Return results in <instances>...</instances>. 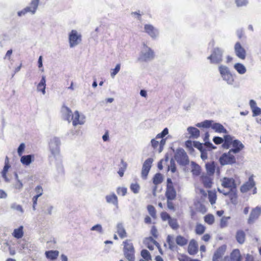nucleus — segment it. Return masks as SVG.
<instances>
[{"label":"nucleus","mask_w":261,"mask_h":261,"mask_svg":"<svg viewBox=\"0 0 261 261\" xmlns=\"http://www.w3.org/2000/svg\"><path fill=\"white\" fill-rule=\"evenodd\" d=\"M224 49L221 47H214L211 51L210 56L207 57V59L210 61V63L218 64L223 61V56Z\"/></svg>","instance_id":"obj_1"},{"label":"nucleus","mask_w":261,"mask_h":261,"mask_svg":"<svg viewBox=\"0 0 261 261\" xmlns=\"http://www.w3.org/2000/svg\"><path fill=\"white\" fill-rule=\"evenodd\" d=\"M123 253L128 261H135V248L130 240H126L123 242Z\"/></svg>","instance_id":"obj_2"},{"label":"nucleus","mask_w":261,"mask_h":261,"mask_svg":"<svg viewBox=\"0 0 261 261\" xmlns=\"http://www.w3.org/2000/svg\"><path fill=\"white\" fill-rule=\"evenodd\" d=\"M39 2L40 0H32L29 6L17 12L18 16L21 17L28 13H30L31 15H34L38 9Z\"/></svg>","instance_id":"obj_3"},{"label":"nucleus","mask_w":261,"mask_h":261,"mask_svg":"<svg viewBox=\"0 0 261 261\" xmlns=\"http://www.w3.org/2000/svg\"><path fill=\"white\" fill-rule=\"evenodd\" d=\"M154 57L153 51L146 44H144L138 60L143 62H148L152 60L154 58Z\"/></svg>","instance_id":"obj_4"},{"label":"nucleus","mask_w":261,"mask_h":261,"mask_svg":"<svg viewBox=\"0 0 261 261\" xmlns=\"http://www.w3.org/2000/svg\"><path fill=\"white\" fill-rule=\"evenodd\" d=\"M174 158L176 162L180 165L186 166L189 163L188 156L183 149L179 148L176 150Z\"/></svg>","instance_id":"obj_5"},{"label":"nucleus","mask_w":261,"mask_h":261,"mask_svg":"<svg viewBox=\"0 0 261 261\" xmlns=\"http://www.w3.org/2000/svg\"><path fill=\"white\" fill-rule=\"evenodd\" d=\"M82 41V35L76 30H72L69 34V43L71 48L74 47Z\"/></svg>","instance_id":"obj_6"},{"label":"nucleus","mask_w":261,"mask_h":261,"mask_svg":"<svg viewBox=\"0 0 261 261\" xmlns=\"http://www.w3.org/2000/svg\"><path fill=\"white\" fill-rule=\"evenodd\" d=\"M60 145L61 142L59 138L54 137L50 138L49 142V147L53 154L55 155L59 153Z\"/></svg>","instance_id":"obj_7"},{"label":"nucleus","mask_w":261,"mask_h":261,"mask_svg":"<svg viewBox=\"0 0 261 261\" xmlns=\"http://www.w3.org/2000/svg\"><path fill=\"white\" fill-rule=\"evenodd\" d=\"M231 152L229 150L228 152L224 153L220 156L219 161L222 165H231L236 163V158L231 154Z\"/></svg>","instance_id":"obj_8"},{"label":"nucleus","mask_w":261,"mask_h":261,"mask_svg":"<svg viewBox=\"0 0 261 261\" xmlns=\"http://www.w3.org/2000/svg\"><path fill=\"white\" fill-rule=\"evenodd\" d=\"M222 186L224 188H227L229 190H232L237 189V184L233 178L223 177L220 180Z\"/></svg>","instance_id":"obj_9"},{"label":"nucleus","mask_w":261,"mask_h":261,"mask_svg":"<svg viewBox=\"0 0 261 261\" xmlns=\"http://www.w3.org/2000/svg\"><path fill=\"white\" fill-rule=\"evenodd\" d=\"M153 161V159L150 158L147 159L144 162L141 171V177L143 179H147L148 174L151 169Z\"/></svg>","instance_id":"obj_10"},{"label":"nucleus","mask_w":261,"mask_h":261,"mask_svg":"<svg viewBox=\"0 0 261 261\" xmlns=\"http://www.w3.org/2000/svg\"><path fill=\"white\" fill-rule=\"evenodd\" d=\"M218 190L220 193H222L224 195H227L232 204L234 205L237 204L238 202L237 189L232 190H229L228 192L225 191L224 189L221 190L219 188H218Z\"/></svg>","instance_id":"obj_11"},{"label":"nucleus","mask_w":261,"mask_h":261,"mask_svg":"<svg viewBox=\"0 0 261 261\" xmlns=\"http://www.w3.org/2000/svg\"><path fill=\"white\" fill-rule=\"evenodd\" d=\"M260 215L261 207L256 206L255 208L252 209L248 219V223L249 224L254 223Z\"/></svg>","instance_id":"obj_12"},{"label":"nucleus","mask_w":261,"mask_h":261,"mask_svg":"<svg viewBox=\"0 0 261 261\" xmlns=\"http://www.w3.org/2000/svg\"><path fill=\"white\" fill-rule=\"evenodd\" d=\"M234 52L236 56L242 60H244L246 56V51L239 42L236 43L234 46Z\"/></svg>","instance_id":"obj_13"},{"label":"nucleus","mask_w":261,"mask_h":261,"mask_svg":"<svg viewBox=\"0 0 261 261\" xmlns=\"http://www.w3.org/2000/svg\"><path fill=\"white\" fill-rule=\"evenodd\" d=\"M144 30L145 32L147 33L152 39H155L159 34L158 30L149 24L145 25Z\"/></svg>","instance_id":"obj_14"},{"label":"nucleus","mask_w":261,"mask_h":261,"mask_svg":"<svg viewBox=\"0 0 261 261\" xmlns=\"http://www.w3.org/2000/svg\"><path fill=\"white\" fill-rule=\"evenodd\" d=\"M85 117L84 116H80L79 112L76 111L74 114H72L71 120H72V124L73 126H76L77 125L83 124L85 122Z\"/></svg>","instance_id":"obj_15"},{"label":"nucleus","mask_w":261,"mask_h":261,"mask_svg":"<svg viewBox=\"0 0 261 261\" xmlns=\"http://www.w3.org/2000/svg\"><path fill=\"white\" fill-rule=\"evenodd\" d=\"M255 186V181L253 180V176L249 178L248 181L243 184L240 189L241 192L246 193Z\"/></svg>","instance_id":"obj_16"},{"label":"nucleus","mask_w":261,"mask_h":261,"mask_svg":"<svg viewBox=\"0 0 261 261\" xmlns=\"http://www.w3.org/2000/svg\"><path fill=\"white\" fill-rule=\"evenodd\" d=\"M198 245L197 242L194 240H191L189 244L188 251L190 255H195L198 252Z\"/></svg>","instance_id":"obj_17"},{"label":"nucleus","mask_w":261,"mask_h":261,"mask_svg":"<svg viewBox=\"0 0 261 261\" xmlns=\"http://www.w3.org/2000/svg\"><path fill=\"white\" fill-rule=\"evenodd\" d=\"M225 246L220 247L215 252L213 257V261H220L225 252Z\"/></svg>","instance_id":"obj_18"},{"label":"nucleus","mask_w":261,"mask_h":261,"mask_svg":"<svg viewBox=\"0 0 261 261\" xmlns=\"http://www.w3.org/2000/svg\"><path fill=\"white\" fill-rule=\"evenodd\" d=\"M35 160L34 154H28L21 156L20 162L24 166H29Z\"/></svg>","instance_id":"obj_19"},{"label":"nucleus","mask_w":261,"mask_h":261,"mask_svg":"<svg viewBox=\"0 0 261 261\" xmlns=\"http://www.w3.org/2000/svg\"><path fill=\"white\" fill-rule=\"evenodd\" d=\"M232 146L233 148L230 149V152L233 153L239 152L244 147V145L238 140H234L232 142Z\"/></svg>","instance_id":"obj_20"},{"label":"nucleus","mask_w":261,"mask_h":261,"mask_svg":"<svg viewBox=\"0 0 261 261\" xmlns=\"http://www.w3.org/2000/svg\"><path fill=\"white\" fill-rule=\"evenodd\" d=\"M106 200L107 203L113 204L115 207L118 208V200L117 196L114 193H112L106 196Z\"/></svg>","instance_id":"obj_21"},{"label":"nucleus","mask_w":261,"mask_h":261,"mask_svg":"<svg viewBox=\"0 0 261 261\" xmlns=\"http://www.w3.org/2000/svg\"><path fill=\"white\" fill-rule=\"evenodd\" d=\"M165 196L167 199H175L176 197V192L173 186L167 187Z\"/></svg>","instance_id":"obj_22"},{"label":"nucleus","mask_w":261,"mask_h":261,"mask_svg":"<svg viewBox=\"0 0 261 261\" xmlns=\"http://www.w3.org/2000/svg\"><path fill=\"white\" fill-rule=\"evenodd\" d=\"M61 112L64 119L70 122L72 116L71 110L66 106H63L62 107Z\"/></svg>","instance_id":"obj_23"},{"label":"nucleus","mask_w":261,"mask_h":261,"mask_svg":"<svg viewBox=\"0 0 261 261\" xmlns=\"http://www.w3.org/2000/svg\"><path fill=\"white\" fill-rule=\"evenodd\" d=\"M46 257L51 260H55L59 255V251L58 250H49L45 252Z\"/></svg>","instance_id":"obj_24"},{"label":"nucleus","mask_w":261,"mask_h":261,"mask_svg":"<svg viewBox=\"0 0 261 261\" xmlns=\"http://www.w3.org/2000/svg\"><path fill=\"white\" fill-rule=\"evenodd\" d=\"M201 180L205 188H211L213 184V179L210 176L202 175L201 176Z\"/></svg>","instance_id":"obj_25"},{"label":"nucleus","mask_w":261,"mask_h":261,"mask_svg":"<svg viewBox=\"0 0 261 261\" xmlns=\"http://www.w3.org/2000/svg\"><path fill=\"white\" fill-rule=\"evenodd\" d=\"M117 232L121 239L126 237V232L122 223H119L117 224Z\"/></svg>","instance_id":"obj_26"},{"label":"nucleus","mask_w":261,"mask_h":261,"mask_svg":"<svg viewBox=\"0 0 261 261\" xmlns=\"http://www.w3.org/2000/svg\"><path fill=\"white\" fill-rule=\"evenodd\" d=\"M233 67L238 73L241 75L244 74L247 71L246 67L243 64L240 63H236L234 65Z\"/></svg>","instance_id":"obj_27"},{"label":"nucleus","mask_w":261,"mask_h":261,"mask_svg":"<svg viewBox=\"0 0 261 261\" xmlns=\"http://www.w3.org/2000/svg\"><path fill=\"white\" fill-rule=\"evenodd\" d=\"M205 168L207 173L209 176H212L214 174L216 167L214 162L207 163L205 164Z\"/></svg>","instance_id":"obj_28"},{"label":"nucleus","mask_w":261,"mask_h":261,"mask_svg":"<svg viewBox=\"0 0 261 261\" xmlns=\"http://www.w3.org/2000/svg\"><path fill=\"white\" fill-rule=\"evenodd\" d=\"M211 127L217 133H223L225 134L227 133V130L220 123H214L211 126Z\"/></svg>","instance_id":"obj_29"},{"label":"nucleus","mask_w":261,"mask_h":261,"mask_svg":"<svg viewBox=\"0 0 261 261\" xmlns=\"http://www.w3.org/2000/svg\"><path fill=\"white\" fill-rule=\"evenodd\" d=\"M46 81L45 77L42 76L40 82L37 86V90L38 91H41L43 94L45 93V88H46Z\"/></svg>","instance_id":"obj_30"},{"label":"nucleus","mask_w":261,"mask_h":261,"mask_svg":"<svg viewBox=\"0 0 261 261\" xmlns=\"http://www.w3.org/2000/svg\"><path fill=\"white\" fill-rule=\"evenodd\" d=\"M10 167L11 166L10 165H5L3 169L1 172L2 176L4 179L5 181L6 182H10V179L8 178V177L7 175V173Z\"/></svg>","instance_id":"obj_31"},{"label":"nucleus","mask_w":261,"mask_h":261,"mask_svg":"<svg viewBox=\"0 0 261 261\" xmlns=\"http://www.w3.org/2000/svg\"><path fill=\"white\" fill-rule=\"evenodd\" d=\"M175 241L176 244L180 246H185L188 243V239L181 235H179L176 237Z\"/></svg>","instance_id":"obj_32"},{"label":"nucleus","mask_w":261,"mask_h":261,"mask_svg":"<svg viewBox=\"0 0 261 261\" xmlns=\"http://www.w3.org/2000/svg\"><path fill=\"white\" fill-rule=\"evenodd\" d=\"M231 261H241V254L239 250H234L230 254V258Z\"/></svg>","instance_id":"obj_33"},{"label":"nucleus","mask_w":261,"mask_h":261,"mask_svg":"<svg viewBox=\"0 0 261 261\" xmlns=\"http://www.w3.org/2000/svg\"><path fill=\"white\" fill-rule=\"evenodd\" d=\"M236 239L238 243L242 244L245 240V233L243 230H239L236 234Z\"/></svg>","instance_id":"obj_34"},{"label":"nucleus","mask_w":261,"mask_h":261,"mask_svg":"<svg viewBox=\"0 0 261 261\" xmlns=\"http://www.w3.org/2000/svg\"><path fill=\"white\" fill-rule=\"evenodd\" d=\"M189 133L191 136L195 138H197L200 136V132L198 129L194 127H189L187 129Z\"/></svg>","instance_id":"obj_35"},{"label":"nucleus","mask_w":261,"mask_h":261,"mask_svg":"<svg viewBox=\"0 0 261 261\" xmlns=\"http://www.w3.org/2000/svg\"><path fill=\"white\" fill-rule=\"evenodd\" d=\"M192 165V172L194 175L198 176L200 175L201 172V168L200 166L195 163L194 162H192L191 163Z\"/></svg>","instance_id":"obj_36"},{"label":"nucleus","mask_w":261,"mask_h":261,"mask_svg":"<svg viewBox=\"0 0 261 261\" xmlns=\"http://www.w3.org/2000/svg\"><path fill=\"white\" fill-rule=\"evenodd\" d=\"M218 69L222 78L230 72L229 68L224 65L219 66Z\"/></svg>","instance_id":"obj_37"},{"label":"nucleus","mask_w":261,"mask_h":261,"mask_svg":"<svg viewBox=\"0 0 261 261\" xmlns=\"http://www.w3.org/2000/svg\"><path fill=\"white\" fill-rule=\"evenodd\" d=\"M23 235V226H20L19 228L14 230L13 236L16 239H20Z\"/></svg>","instance_id":"obj_38"},{"label":"nucleus","mask_w":261,"mask_h":261,"mask_svg":"<svg viewBox=\"0 0 261 261\" xmlns=\"http://www.w3.org/2000/svg\"><path fill=\"white\" fill-rule=\"evenodd\" d=\"M163 177L162 174L160 173H156L153 178V183L155 185H158L163 181Z\"/></svg>","instance_id":"obj_39"},{"label":"nucleus","mask_w":261,"mask_h":261,"mask_svg":"<svg viewBox=\"0 0 261 261\" xmlns=\"http://www.w3.org/2000/svg\"><path fill=\"white\" fill-rule=\"evenodd\" d=\"M169 226L174 230H176L179 228V225L177 220L175 218H171L168 221Z\"/></svg>","instance_id":"obj_40"},{"label":"nucleus","mask_w":261,"mask_h":261,"mask_svg":"<svg viewBox=\"0 0 261 261\" xmlns=\"http://www.w3.org/2000/svg\"><path fill=\"white\" fill-rule=\"evenodd\" d=\"M213 122V121L212 120H205L202 122L201 123H198L196 124V126L198 127H204V128H208L210 127H211V126L213 125L212 123Z\"/></svg>","instance_id":"obj_41"},{"label":"nucleus","mask_w":261,"mask_h":261,"mask_svg":"<svg viewBox=\"0 0 261 261\" xmlns=\"http://www.w3.org/2000/svg\"><path fill=\"white\" fill-rule=\"evenodd\" d=\"M222 79L225 81L228 85H232L234 83V79L231 72L229 73L227 75L222 77Z\"/></svg>","instance_id":"obj_42"},{"label":"nucleus","mask_w":261,"mask_h":261,"mask_svg":"<svg viewBox=\"0 0 261 261\" xmlns=\"http://www.w3.org/2000/svg\"><path fill=\"white\" fill-rule=\"evenodd\" d=\"M121 166L119 168V171H118V174L120 177H122L124 175V172L127 167V163L125 162L123 160L121 161Z\"/></svg>","instance_id":"obj_43"},{"label":"nucleus","mask_w":261,"mask_h":261,"mask_svg":"<svg viewBox=\"0 0 261 261\" xmlns=\"http://www.w3.org/2000/svg\"><path fill=\"white\" fill-rule=\"evenodd\" d=\"M205 230L204 226L201 224H197L196 226L195 232L196 233L199 235L203 234Z\"/></svg>","instance_id":"obj_44"},{"label":"nucleus","mask_w":261,"mask_h":261,"mask_svg":"<svg viewBox=\"0 0 261 261\" xmlns=\"http://www.w3.org/2000/svg\"><path fill=\"white\" fill-rule=\"evenodd\" d=\"M130 189L134 194H138L140 191V187L137 183H133L130 185Z\"/></svg>","instance_id":"obj_45"},{"label":"nucleus","mask_w":261,"mask_h":261,"mask_svg":"<svg viewBox=\"0 0 261 261\" xmlns=\"http://www.w3.org/2000/svg\"><path fill=\"white\" fill-rule=\"evenodd\" d=\"M141 255L145 260H148L151 259L150 253L146 249H143L141 251Z\"/></svg>","instance_id":"obj_46"},{"label":"nucleus","mask_w":261,"mask_h":261,"mask_svg":"<svg viewBox=\"0 0 261 261\" xmlns=\"http://www.w3.org/2000/svg\"><path fill=\"white\" fill-rule=\"evenodd\" d=\"M23 186V185L21 181H17L13 184V188L17 190V192H20L22 190Z\"/></svg>","instance_id":"obj_47"},{"label":"nucleus","mask_w":261,"mask_h":261,"mask_svg":"<svg viewBox=\"0 0 261 261\" xmlns=\"http://www.w3.org/2000/svg\"><path fill=\"white\" fill-rule=\"evenodd\" d=\"M168 133H169L168 129V128L166 127L163 130V131L161 133L158 134L156 136L155 139H165L164 137L168 134Z\"/></svg>","instance_id":"obj_48"},{"label":"nucleus","mask_w":261,"mask_h":261,"mask_svg":"<svg viewBox=\"0 0 261 261\" xmlns=\"http://www.w3.org/2000/svg\"><path fill=\"white\" fill-rule=\"evenodd\" d=\"M204 221L208 224H212L214 222V217L211 214L207 215L204 217Z\"/></svg>","instance_id":"obj_49"},{"label":"nucleus","mask_w":261,"mask_h":261,"mask_svg":"<svg viewBox=\"0 0 261 261\" xmlns=\"http://www.w3.org/2000/svg\"><path fill=\"white\" fill-rule=\"evenodd\" d=\"M167 242L169 245V248L170 250H173L175 247V245L173 241L172 240V237L170 236H168L167 238Z\"/></svg>","instance_id":"obj_50"},{"label":"nucleus","mask_w":261,"mask_h":261,"mask_svg":"<svg viewBox=\"0 0 261 261\" xmlns=\"http://www.w3.org/2000/svg\"><path fill=\"white\" fill-rule=\"evenodd\" d=\"M147 210L148 211L149 214L150 215V216L153 217L155 218L156 216V211L155 208L153 206L151 205H149L147 206Z\"/></svg>","instance_id":"obj_51"},{"label":"nucleus","mask_w":261,"mask_h":261,"mask_svg":"<svg viewBox=\"0 0 261 261\" xmlns=\"http://www.w3.org/2000/svg\"><path fill=\"white\" fill-rule=\"evenodd\" d=\"M90 230L92 231H96L100 233H103V229L101 225L99 224H97L93 226H92Z\"/></svg>","instance_id":"obj_52"},{"label":"nucleus","mask_w":261,"mask_h":261,"mask_svg":"<svg viewBox=\"0 0 261 261\" xmlns=\"http://www.w3.org/2000/svg\"><path fill=\"white\" fill-rule=\"evenodd\" d=\"M10 207L12 209L15 210L16 211H17L20 212L21 214H22L23 213V210L22 206L19 204H17L15 203H14L11 205Z\"/></svg>","instance_id":"obj_53"},{"label":"nucleus","mask_w":261,"mask_h":261,"mask_svg":"<svg viewBox=\"0 0 261 261\" xmlns=\"http://www.w3.org/2000/svg\"><path fill=\"white\" fill-rule=\"evenodd\" d=\"M117 193L118 195L124 196L127 193V188L125 187H118L117 189Z\"/></svg>","instance_id":"obj_54"},{"label":"nucleus","mask_w":261,"mask_h":261,"mask_svg":"<svg viewBox=\"0 0 261 261\" xmlns=\"http://www.w3.org/2000/svg\"><path fill=\"white\" fill-rule=\"evenodd\" d=\"M234 1L238 7L246 6L248 3V0H234Z\"/></svg>","instance_id":"obj_55"},{"label":"nucleus","mask_w":261,"mask_h":261,"mask_svg":"<svg viewBox=\"0 0 261 261\" xmlns=\"http://www.w3.org/2000/svg\"><path fill=\"white\" fill-rule=\"evenodd\" d=\"M208 199L212 204L215 203L216 200V195L213 192H208Z\"/></svg>","instance_id":"obj_56"},{"label":"nucleus","mask_w":261,"mask_h":261,"mask_svg":"<svg viewBox=\"0 0 261 261\" xmlns=\"http://www.w3.org/2000/svg\"><path fill=\"white\" fill-rule=\"evenodd\" d=\"M174 199H167V205L168 209L174 212L175 211V208L173 203L172 201Z\"/></svg>","instance_id":"obj_57"},{"label":"nucleus","mask_w":261,"mask_h":261,"mask_svg":"<svg viewBox=\"0 0 261 261\" xmlns=\"http://www.w3.org/2000/svg\"><path fill=\"white\" fill-rule=\"evenodd\" d=\"M120 69V64H118L115 66V68L113 69L112 71L111 72V76L112 77H114L119 71Z\"/></svg>","instance_id":"obj_58"},{"label":"nucleus","mask_w":261,"mask_h":261,"mask_svg":"<svg viewBox=\"0 0 261 261\" xmlns=\"http://www.w3.org/2000/svg\"><path fill=\"white\" fill-rule=\"evenodd\" d=\"M230 219L229 217H223L221 219L220 226L222 228L225 227L227 226L228 220Z\"/></svg>","instance_id":"obj_59"},{"label":"nucleus","mask_w":261,"mask_h":261,"mask_svg":"<svg viewBox=\"0 0 261 261\" xmlns=\"http://www.w3.org/2000/svg\"><path fill=\"white\" fill-rule=\"evenodd\" d=\"M25 147V144L23 143H22L19 145L17 149V153L19 156H22V154L24 150Z\"/></svg>","instance_id":"obj_60"},{"label":"nucleus","mask_w":261,"mask_h":261,"mask_svg":"<svg viewBox=\"0 0 261 261\" xmlns=\"http://www.w3.org/2000/svg\"><path fill=\"white\" fill-rule=\"evenodd\" d=\"M167 138L163 139L159 142V147L158 149L159 152H161L163 150V147L166 144Z\"/></svg>","instance_id":"obj_61"},{"label":"nucleus","mask_w":261,"mask_h":261,"mask_svg":"<svg viewBox=\"0 0 261 261\" xmlns=\"http://www.w3.org/2000/svg\"><path fill=\"white\" fill-rule=\"evenodd\" d=\"M35 192L36 193V196L38 197H40L43 194V189L41 186H37L35 189Z\"/></svg>","instance_id":"obj_62"},{"label":"nucleus","mask_w":261,"mask_h":261,"mask_svg":"<svg viewBox=\"0 0 261 261\" xmlns=\"http://www.w3.org/2000/svg\"><path fill=\"white\" fill-rule=\"evenodd\" d=\"M151 146L154 149H156L158 150V147H159V142L158 141L156 140V139L155 138V139H152L151 140Z\"/></svg>","instance_id":"obj_63"},{"label":"nucleus","mask_w":261,"mask_h":261,"mask_svg":"<svg viewBox=\"0 0 261 261\" xmlns=\"http://www.w3.org/2000/svg\"><path fill=\"white\" fill-rule=\"evenodd\" d=\"M253 112V116H256L261 114V109L256 107L252 109Z\"/></svg>","instance_id":"obj_64"}]
</instances>
